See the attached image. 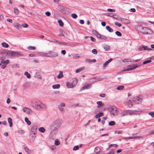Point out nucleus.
<instances>
[{
	"label": "nucleus",
	"instance_id": "obj_1",
	"mask_svg": "<svg viewBox=\"0 0 154 154\" xmlns=\"http://www.w3.org/2000/svg\"><path fill=\"white\" fill-rule=\"evenodd\" d=\"M31 104L33 108L39 110L45 107L44 105L39 101L34 102H32Z\"/></svg>",
	"mask_w": 154,
	"mask_h": 154
},
{
	"label": "nucleus",
	"instance_id": "obj_2",
	"mask_svg": "<svg viewBox=\"0 0 154 154\" xmlns=\"http://www.w3.org/2000/svg\"><path fill=\"white\" fill-rule=\"evenodd\" d=\"M140 29V32L144 34H152V31L149 28L146 27H143L142 26H141L139 27Z\"/></svg>",
	"mask_w": 154,
	"mask_h": 154
},
{
	"label": "nucleus",
	"instance_id": "obj_3",
	"mask_svg": "<svg viewBox=\"0 0 154 154\" xmlns=\"http://www.w3.org/2000/svg\"><path fill=\"white\" fill-rule=\"evenodd\" d=\"M62 121L60 119H57L51 125V128L53 130H55L57 128H59L61 125Z\"/></svg>",
	"mask_w": 154,
	"mask_h": 154
},
{
	"label": "nucleus",
	"instance_id": "obj_4",
	"mask_svg": "<svg viewBox=\"0 0 154 154\" xmlns=\"http://www.w3.org/2000/svg\"><path fill=\"white\" fill-rule=\"evenodd\" d=\"M37 128L36 125H34L32 127L31 130V132L32 133L31 134L32 135V140L33 141L35 140V137H34V136L36 134L37 131Z\"/></svg>",
	"mask_w": 154,
	"mask_h": 154
},
{
	"label": "nucleus",
	"instance_id": "obj_5",
	"mask_svg": "<svg viewBox=\"0 0 154 154\" xmlns=\"http://www.w3.org/2000/svg\"><path fill=\"white\" fill-rule=\"evenodd\" d=\"M117 108L114 106H110L109 110L110 113L114 115H117Z\"/></svg>",
	"mask_w": 154,
	"mask_h": 154
},
{
	"label": "nucleus",
	"instance_id": "obj_6",
	"mask_svg": "<svg viewBox=\"0 0 154 154\" xmlns=\"http://www.w3.org/2000/svg\"><path fill=\"white\" fill-rule=\"evenodd\" d=\"M139 65H137L135 64H133L131 65H128L127 68L126 69L124 70V71H127L129 70H131L135 69L136 68L138 67Z\"/></svg>",
	"mask_w": 154,
	"mask_h": 154
},
{
	"label": "nucleus",
	"instance_id": "obj_7",
	"mask_svg": "<svg viewBox=\"0 0 154 154\" xmlns=\"http://www.w3.org/2000/svg\"><path fill=\"white\" fill-rule=\"evenodd\" d=\"M46 57H57L58 54L57 53L54 51H49V53L46 54Z\"/></svg>",
	"mask_w": 154,
	"mask_h": 154
},
{
	"label": "nucleus",
	"instance_id": "obj_8",
	"mask_svg": "<svg viewBox=\"0 0 154 154\" xmlns=\"http://www.w3.org/2000/svg\"><path fill=\"white\" fill-rule=\"evenodd\" d=\"M23 110L28 114H31L32 113V111L29 108L24 107L23 108Z\"/></svg>",
	"mask_w": 154,
	"mask_h": 154
},
{
	"label": "nucleus",
	"instance_id": "obj_9",
	"mask_svg": "<svg viewBox=\"0 0 154 154\" xmlns=\"http://www.w3.org/2000/svg\"><path fill=\"white\" fill-rule=\"evenodd\" d=\"M144 50H147L148 51L153 50L151 48H148V47L147 46H145L144 45H143L140 46L139 48V51H142Z\"/></svg>",
	"mask_w": 154,
	"mask_h": 154
},
{
	"label": "nucleus",
	"instance_id": "obj_10",
	"mask_svg": "<svg viewBox=\"0 0 154 154\" xmlns=\"http://www.w3.org/2000/svg\"><path fill=\"white\" fill-rule=\"evenodd\" d=\"M65 106V103H62L59 105L58 106V108L62 112H64V109L63 108V107Z\"/></svg>",
	"mask_w": 154,
	"mask_h": 154
},
{
	"label": "nucleus",
	"instance_id": "obj_11",
	"mask_svg": "<svg viewBox=\"0 0 154 154\" xmlns=\"http://www.w3.org/2000/svg\"><path fill=\"white\" fill-rule=\"evenodd\" d=\"M63 6L61 5H59L58 7V10L60 11L63 13L65 14L66 13V9Z\"/></svg>",
	"mask_w": 154,
	"mask_h": 154
},
{
	"label": "nucleus",
	"instance_id": "obj_12",
	"mask_svg": "<svg viewBox=\"0 0 154 154\" xmlns=\"http://www.w3.org/2000/svg\"><path fill=\"white\" fill-rule=\"evenodd\" d=\"M141 99L138 97H134L133 99V101L136 103H138L139 102H141Z\"/></svg>",
	"mask_w": 154,
	"mask_h": 154
},
{
	"label": "nucleus",
	"instance_id": "obj_13",
	"mask_svg": "<svg viewBox=\"0 0 154 154\" xmlns=\"http://www.w3.org/2000/svg\"><path fill=\"white\" fill-rule=\"evenodd\" d=\"M91 86V84L90 83H88L86 85L82 87L81 90H83L85 89H88L90 88Z\"/></svg>",
	"mask_w": 154,
	"mask_h": 154
},
{
	"label": "nucleus",
	"instance_id": "obj_14",
	"mask_svg": "<svg viewBox=\"0 0 154 154\" xmlns=\"http://www.w3.org/2000/svg\"><path fill=\"white\" fill-rule=\"evenodd\" d=\"M128 115H137V111L136 110H128Z\"/></svg>",
	"mask_w": 154,
	"mask_h": 154
},
{
	"label": "nucleus",
	"instance_id": "obj_15",
	"mask_svg": "<svg viewBox=\"0 0 154 154\" xmlns=\"http://www.w3.org/2000/svg\"><path fill=\"white\" fill-rule=\"evenodd\" d=\"M121 20L125 24H129L130 23V21L126 19L121 18Z\"/></svg>",
	"mask_w": 154,
	"mask_h": 154
},
{
	"label": "nucleus",
	"instance_id": "obj_16",
	"mask_svg": "<svg viewBox=\"0 0 154 154\" xmlns=\"http://www.w3.org/2000/svg\"><path fill=\"white\" fill-rule=\"evenodd\" d=\"M66 85L69 88H72L74 87V85H73L72 83L69 82H67L66 83Z\"/></svg>",
	"mask_w": 154,
	"mask_h": 154
},
{
	"label": "nucleus",
	"instance_id": "obj_17",
	"mask_svg": "<svg viewBox=\"0 0 154 154\" xmlns=\"http://www.w3.org/2000/svg\"><path fill=\"white\" fill-rule=\"evenodd\" d=\"M128 110H125L121 112L120 113L121 116H123L128 115Z\"/></svg>",
	"mask_w": 154,
	"mask_h": 154
},
{
	"label": "nucleus",
	"instance_id": "obj_18",
	"mask_svg": "<svg viewBox=\"0 0 154 154\" xmlns=\"http://www.w3.org/2000/svg\"><path fill=\"white\" fill-rule=\"evenodd\" d=\"M63 77V72L62 71H59V74L57 76V78L58 79H60Z\"/></svg>",
	"mask_w": 154,
	"mask_h": 154
},
{
	"label": "nucleus",
	"instance_id": "obj_19",
	"mask_svg": "<svg viewBox=\"0 0 154 154\" xmlns=\"http://www.w3.org/2000/svg\"><path fill=\"white\" fill-rule=\"evenodd\" d=\"M8 121L9 124V126L11 127L13 126L12 120L11 118L10 117L8 118Z\"/></svg>",
	"mask_w": 154,
	"mask_h": 154
},
{
	"label": "nucleus",
	"instance_id": "obj_20",
	"mask_svg": "<svg viewBox=\"0 0 154 154\" xmlns=\"http://www.w3.org/2000/svg\"><path fill=\"white\" fill-rule=\"evenodd\" d=\"M97 103L98 105L97 107L98 108H100L102 107L104 104L102 103L101 101H98L97 102Z\"/></svg>",
	"mask_w": 154,
	"mask_h": 154
},
{
	"label": "nucleus",
	"instance_id": "obj_21",
	"mask_svg": "<svg viewBox=\"0 0 154 154\" xmlns=\"http://www.w3.org/2000/svg\"><path fill=\"white\" fill-rule=\"evenodd\" d=\"M9 60H6L5 61H4V60H2L1 61V63L2 64H4L7 65L9 63Z\"/></svg>",
	"mask_w": 154,
	"mask_h": 154
},
{
	"label": "nucleus",
	"instance_id": "obj_22",
	"mask_svg": "<svg viewBox=\"0 0 154 154\" xmlns=\"http://www.w3.org/2000/svg\"><path fill=\"white\" fill-rule=\"evenodd\" d=\"M106 16H110V17H113V16H117L118 17V15L115 14H113L112 13H106L105 14Z\"/></svg>",
	"mask_w": 154,
	"mask_h": 154
},
{
	"label": "nucleus",
	"instance_id": "obj_23",
	"mask_svg": "<svg viewBox=\"0 0 154 154\" xmlns=\"http://www.w3.org/2000/svg\"><path fill=\"white\" fill-rule=\"evenodd\" d=\"M85 69V67H82L77 69L75 71V72L76 73H78L84 70Z\"/></svg>",
	"mask_w": 154,
	"mask_h": 154
},
{
	"label": "nucleus",
	"instance_id": "obj_24",
	"mask_svg": "<svg viewBox=\"0 0 154 154\" xmlns=\"http://www.w3.org/2000/svg\"><path fill=\"white\" fill-rule=\"evenodd\" d=\"M106 29L109 32H112L113 31V29L109 26H106Z\"/></svg>",
	"mask_w": 154,
	"mask_h": 154
},
{
	"label": "nucleus",
	"instance_id": "obj_25",
	"mask_svg": "<svg viewBox=\"0 0 154 154\" xmlns=\"http://www.w3.org/2000/svg\"><path fill=\"white\" fill-rule=\"evenodd\" d=\"M100 149L99 147H96L94 149V152L96 153V154H97V153L100 152Z\"/></svg>",
	"mask_w": 154,
	"mask_h": 154
},
{
	"label": "nucleus",
	"instance_id": "obj_26",
	"mask_svg": "<svg viewBox=\"0 0 154 154\" xmlns=\"http://www.w3.org/2000/svg\"><path fill=\"white\" fill-rule=\"evenodd\" d=\"M103 49L106 51H108L110 49V47L107 45H105L103 46Z\"/></svg>",
	"mask_w": 154,
	"mask_h": 154
},
{
	"label": "nucleus",
	"instance_id": "obj_27",
	"mask_svg": "<svg viewBox=\"0 0 154 154\" xmlns=\"http://www.w3.org/2000/svg\"><path fill=\"white\" fill-rule=\"evenodd\" d=\"M60 85L59 84H57L56 85H53L52 86V88L53 89H58L60 88Z\"/></svg>",
	"mask_w": 154,
	"mask_h": 154
},
{
	"label": "nucleus",
	"instance_id": "obj_28",
	"mask_svg": "<svg viewBox=\"0 0 154 154\" xmlns=\"http://www.w3.org/2000/svg\"><path fill=\"white\" fill-rule=\"evenodd\" d=\"M25 121L27 123L28 125H30L31 124V122L28 119L27 117H26L25 118Z\"/></svg>",
	"mask_w": 154,
	"mask_h": 154
},
{
	"label": "nucleus",
	"instance_id": "obj_29",
	"mask_svg": "<svg viewBox=\"0 0 154 154\" xmlns=\"http://www.w3.org/2000/svg\"><path fill=\"white\" fill-rule=\"evenodd\" d=\"M23 147H24L25 151L28 153H29L30 152V150L26 146H23Z\"/></svg>",
	"mask_w": 154,
	"mask_h": 154
},
{
	"label": "nucleus",
	"instance_id": "obj_30",
	"mask_svg": "<svg viewBox=\"0 0 154 154\" xmlns=\"http://www.w3.org/2000/svg\"><path fill=\"white\" fill-rule=\"evenodd\" d=\"M78 82L77 80L76 79H73V82L72 83V85H74V87H75Z\"/></svg>",
	"mask_w": 154,
	"mask_h": 154
},
{
	"label": "nucleus",
	"instance_id": "obj_31",
	"mask_svg": "<svg viewBox=\"0 0 154 154\" xmlns=\"http://www.w3.org/2000/svg\"><path fill=\"white\" fill-rule=\"evenodd\" d=\"M38 131L42 133H44L45 131V129L43 127H40L38 128Z\"/></svg>",
	"mask_w": 154,
	"mask_h": 154
},
{
	"label": "nucleus",
	"instance_id": "obj_32",
	"mask_svg": "<svg viewBox=\"0 0 154 154\" xmlns=\"http://www.w3.org/2000/svg\"><path fill=\"white\" fill-rule=\"evenodd\" d=\"M35 77L36 78L40 79H42V76L38 74L37 73H36L35 74Z\"/></svg>",
	"mask_w": 154,
	"mask_h": 154
},
{
	"label": "nucleus",
	"instance_id": "obj_33",
	"mask_svg": "<svg viewBox=\"0 0 154 154\" xmlns=\"http://www.w3.org/2000/svg\"><path fill=\"white\" fill-rule=\"evenodd\" d=\"M2 45L3 47L5 48H8L9 46V45L8 44L4 42L2 43Z\"/></svg>",
	"mask_w": 154,
	"mask_h": 154
},
{
	"label": "nucleus",
	"instance_id": "obj_34",
	"mask_svg": "<svg viewBox=\"0 0 154 154\" xmlns=\"http://www.w3.org/2000/svg\"><path fill=\"white\" fill-rule=\"evenodd\" d=\"M24 75H26L27 78L28 79H30L31 78L30 75L29 73L27 72H24Z\"/></svg>",
	"mask_w": 154,
	"mask_h": 154
},
{
	"label": "nucleus",
	"instance_id": "obj_35",
	"mask_svg": "<svg viewBox=\"0 0 154 154\" xmlns=\"http://www.w3.org/2000/svg\"><path fill=\"white\" fill-rule=\"evenodd\" d=\"M109 125L110 126H113L115 125V122L114 121H111L109 122Z\"/></svg>",
	"mask_w": 154,
	"mask_h": 154
},
{
	"label": "nucleus",
	"instance_id": "obj_36",
	"mask_svg": "<svg viewBox=\"0 0 154 154\" xmlns=\"http://www.w3.org/2000/svg\"><path fill=\"white\" fill-rule=\"evenodd\" d=\"M124 88V87L123 86H120L117 88V89L118 90H122Z\"/></svg>",
	"mask_w": 154,
	"mask_h": 154
},
{
	"label": "nucleus",
	"instance_id": "obj_37",
	"mask_svg": "<svg viewBox=\"0 0 154 154\" xmlns=\"http://www.w3.org/2000/svg\"><path fill=\"white\" fill-rule=\"evenodd\" d=\"M60 141L57 139H56L55 140V144L56 146H58L60 144Z\"/></svg>",
	"mask_w": 154,
	"mask_h": 154
},
{
	"label": "nucleus",
	"instance_id": "obj_38",
	"mask_svg": "<svg viewBox=\"0 0 154 154\" xmlns=\"http://www.w3.org/2000/svg\"><path fill=\"white\" fill-rule=\"evenodd\" d=\"M17 54V52H15L13 51H11L10 53V54L12 56H15V54Z\"/></svg>",
	"mask_w": 154,
	"mask_h": 154
},
{
	"label": "nucleus",
	"instance_id": "obj_39",
	"mask_svg": "<svg viewBox=\"0 0 154 154\" xmlns=\"http://www.w3.org/2000/svg\"><path fill=\"white\" fill-rule=\"evenodd\" d=\"M58 22L60 26H63V23L61 20H59Z\"/></svg>",
	"mask_w": 154,
	"mask_h": 154
},
{
	"label": "nucleus",
	"instance_id": "obj_40",
	"mask_svg": "<svg viewBox=\"0 0 154 154\" xmlns=\"http://www.w3.org/2000/svg\"><path fill=\"white\" fill-rule=\"evenodd\" d=\"M131 59H124L123 60H122V61L123 62H132V61H131V60H130V61H129L128 60H130Z\"/></svg>",
	"mask_w": 154,
	"mask_h": 154
},
{
	"label": "nucleus",
	"instance_id": "obj_41",
	"mask_svg": "<svg viewBox=\"0 0 154 154\" xmlns=\"http://www.w3.org/2000/svg\"><path fill=\"white\" fill-rule=\"evenodd\" d=\"M115 34L118 36H121L122 35L121 33L118 31H116Z\"/></svg>",
	"mask_w": 154,
	"mask_h": 154
},
{
	"label": "nucleus",
	"instance_id": "obj_42",
	"mask_svg": "<svg viewBox=\"0 0 154 154\" xmlns=\"http://www.w3.org/2000/svg\"><path fill=\"white\" fill-rule=\"evenodd\" d=\"M35 48L34 46H29L28 47V49L29 50H34Z\"/></svg>",
	"mask_w": 154,
	"mask_h": 154
},
{
	"label": "nucleus",
	"instance_id": "obj_43",
	"mask_svg": "<svg viewBox=\"0 0 154 154\" xmlns=\"http://www.w3.org/2000/svg\"><path fill=\"white\" fill-rule=\"evenodd\" d=\"M128 105L129 107H131L133 106L132 103L130 100L128 103Z\"/></svg>",
	"mask_w": 154,
	"mask_h": 154
},
{
	"label": "nucleus",
	"instance_id": "obj_44",
	"mask_svg": "<svg viewBox=\"0 0 154 154\" xmlns=\"http://www.w3.org/2000/svg\"><path fill=\"white\" fill-rule=\"evenodd\" d=\"M14 13L16 14H17L19 13V10H18L16 8H15L14 9Z\"/></svg>",
	"mask_w": 154,
	"mask_h": 154
},
{
	"label": "nucleus",
	"instance_id": "obj_45",
	"mask_svg": "<svg viewBox=\"0 0 154 154\" xmlns=\"http://www.w3.org/2000/svg\"><path fill=\"white\" fill-rule=\"evenodd\" d=\"M151 61H152L151 60H146L143 62V64H146L147 63L151 62Z\"/></svg>",
	"mask_w": 154,
	"mask_h": 154
},
{
	"label": "nucleus",
	"instance_id": "obj_46",
	"mask_svg": "<svg viewBox=\"0 0 154 154\" xmlns=\"http://www.w3.org/2000/svg\"><path fill=\"white\" fill-rule=\"evenodd\" d=\"M92 52L93 54H96L97 53V51L96 49H94L92 50Z\"/></svg>",
	"mask_w": 154,
	"mask_h": 154
},
{
	"label": "nucleus",
	"instance_id": "obj_47",
	"mask_svg": "<svg viewBox=\"0 0 154 154\" xmlns=\"http://www.w3.org/2000/svg\"><path fill=\"white\" fill-rule=\"evenodd\" d=\"M72 17L73 18L76 19L77 18V16L75 14L73 13L72 14Z\"/></svg>",
	"mask_w": 154,
	"mask_h": 154
},
{
	"label": "nucleus",
	"instance_id": "obj_48",
	"mask_svg": "<svg viewBox=\"0 0 154 154\" xmlns=\"http://www.w3.org/2000/svg\"><path fill=\"white\" fill-rule=\"evenodd\" d=\"M59 44L62 45H67V43L65 42H59Z\"/></svg>",
	"mask_w": 154,
	"mask_h": 154
},
{
	"label": "nucleus",
	"instance_id": "obj_49",
	"mask_svg": "<svg viewBox=\"0 0 154 154\" xmlns=\"http://www.w3.org/2000/svg\"><path fill=\"white\" fill-rule=\"evenodd\" d=\"M115 24L117 26L119 27H120L122 26V25L120 23H119L117 22L115 23Z\"/></svg>",
	"mask_w": 154,
	"mask_h": 154
},
{
	"label": "nucleus",
	"instance_id": "obj_50",
	"mask_svg": "<svg viewBox=\"0 0 154 154\" xmlns=\"http://www.w3.org/2000/svg\"><path fill=\"white\" fill-rule=\"evenodd\" d=\"M14 26L17 29H19V28L21 27V25L18 23H17L16 25Z\"/></svg>",
	"mask_w": 154,
	"mask_h": 154
},
{
	"label": "nucleus",
	"instance_id": "obj_51",
	"mask_svg": "<svg viewBox=\"0 0 154 154\" xmlns=\"http://www.w3.org/2000/svg\"><path fill=\"white\" fill-rule=\"evenodd\" d=\"M100 39L103 40H106L107 39V37H105L104 36L102 35H101V36L100 37Z\"/></svg>",
	"mask_w": 154,
	"mask_h": 154
},
{
	"label": "nucleus",
	"instance_id": "obj_52",
	"mask_svg": "<svg viewBox=\"0 0 154 154\" xmlns=\"http://www.w3.org/2000/svg\"><path fill=\"white\" fill-rule=\"evenodd\" d=\"M79 147L78 146H76L73 147V150H78L79 149Z\"/></svg>",
	"mask_w": 154,
	"mask_h": 154
},
{
	"label": "nucleus",
	"instance_id": "obj_53",
	"mask_svg": "<svg viewBox=\"0 0 154 154\" xmlns=\"http://www.w3.org/2000/svg\"><path fill=\"white\" fill-rule=\"evenodd\" d=\"M92 32L93 34H94L95 35H96V34L98 33V32L96 30L94 29H92Z\"/></svg>",
	"mask_w": 154,
	"mask_h": 154
},
{
	"label": "nucleus",
	"instance_id": "obj_54",
	"mask_svg": "<svg viewBox=\"0 0 154 154\" xmlns=\"http://www.w3.org/2000/svg\"><path fill=\"white\" fill-rule=\"evenodd\" d=\"M89 37L91 38V41H92L93 42H95L96 39L94 38H93L92 36H90V37Z\"/></svg>",
	"mask_w": 154,
	"mask_h": 154
},
{
	"label": "nucleus",
	"instance_id": "obj_55",
	"mask_svg": "<svg viewBox=\"0 0 154 154\" xmlns=\"http://www.w3.org/2000/svg\"><path fill=\"white\" fill-rule=\"evenodd\" d=\"M18 132L19 133L22 134H24L25 133L24 131L23 130H19L18 131Z\"/></svg>",
	"mask_w": 154,
	"mask_h": 154
},
{
	"label": "nucleus",
	"instance_id": "obj_56",
	"mask_svg": "<svg viewBox=\"0 0 154 154\" xmlns=\"http://www.w3.org/2000/svg\"><path fill=\"white\" fill-rule=\"evenodd\" d=\"M98 115H99V117L103 116L104 115V113L103 112H100L98 114Z\"/></svg>",
	"mask_w": 154,
	"mask_h": 154
},
{
	"label": "nucleus",
	"instance_id": "obj_57",
	"mask_svg": "<svg viewBox=\"0 0 154 154\" xmlns=\"http://www.w3.org/2000/svg\"><path fill=\"white\" fill-rule=\"evenodd\" d=\"M45 14L47 16H49L51 15V14L50 13L49 11H47L45 13Z\"/></svg>",
	"mask_w": 154,
	"mask_h": 154
},
{
	"label": "nucleus",
	"instance_id": "obj_58",
	"mask_svg": "<svg viewBox=\"0 0 154 154\" xmlns=\"http://www.w3.org/2000/svg\"><path fill=\"white\" fill-rule=\"evenodd\" d=\"M22 26L24 28H27L28 26V25L26 23H23L22 24Z\"/></svg>",
	"mask_w": 154,
	"mask_h": 154
},
{
	"label": "nucleus",
	"instance_id": "obj_59",
	"mask_svg": "<svg viewBox=\"0 0 154 154\" xmlns=\"http://www.w3.org/2000/svg\"><path fill=\"white\" fill-rule=\"evenodd\" d=\"M107 10L109 12H115V10L113 9H111L110 8H108L107 9Z\"/></svg>",
	"mask_w": 154,
	"mask_h": 154
},
{
	"label": "nucleus",
	"instance_id": "obj_60",
	"mask_svg": "<svg viewBox=\"0 0 154 154\" xmlns=\"http://www.w3.org/2000/svg\"><path fill=\"white\" fill-rule=\"evenodd\" d=\"M130 11L132 12H135L136 11V10L135 8H131L129 10Z\"/></svg>",
	"mask_w": 154,
	"mask_h": 154
},
{
	"label": "nucleus",
	"instance_id": "obj_61",
	"mask_svg": "<svg viewBox=\"0 0 154 154\" xmlns=\"http://www.w3.org/2000/svg\"><path fill=\"white\" fill-rule=\"evenodd\" d=\"M149 114L151 115L152 117H154V112H149Z\"/></svg>",
	"mask_w": 154,
	"mask_h": 154
},
{
	"label": "nucleus",
	"instance_id": "obj_62",
	"mask_svg": "<svg viewBox=\"0 0 154 154\" xmlns=\"http://www.w3.org/2000/svg\"><path fill=\"white\" fill-rule=\"evenodd\" d=\"M85 61L89 63H92V60H90L89 59H87Z\"/></svg>",
	"mask_w": 154,
	"mask_h": 154
},
{
	"label": "nucleus",
	"instance_id": "obj_63",
	"mask_svg": "<svg viewBox=\"0 0 154 154\" xmlns=\"http://www.w3.org/2000/svg\"><path fill=\"white\" fill-rule=\"evenodd\" d=\"M109 63L107 61H106L103 64V67H105L106 66L108 65V64Z\"/></svg>",
	"mask_w": 154,
	"mask_h": 154
},
{
	"label": "nucleus",
	"instance_id": "obj_64",
	"mask_svg": "<svg viewBox=\"0 0 154 154\" xmlns=\"http://www.w3.org/2000/svg\"><path fill=\"white\" fill-rule=\"evenodd\" d=\"M99 96L102 97H104L105 96V94H100Z\"/></svg>",
	"mask_w": 154,
	"mask_h": 154
}]
</instances>
